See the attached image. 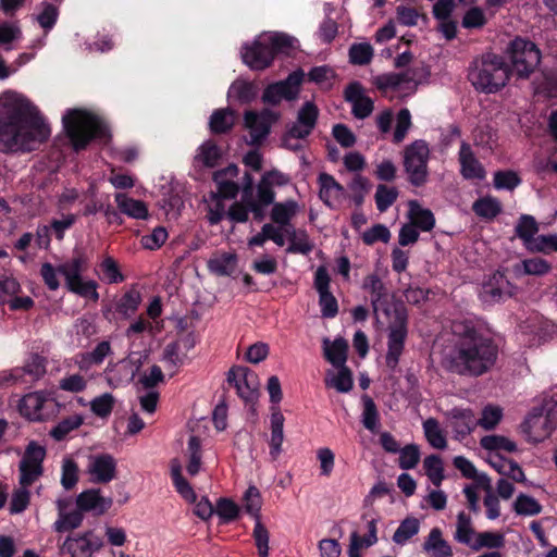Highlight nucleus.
I'll return each mask as SVG.
<instances>
[{
    "label": "nucleus",
    "instance_id": "f257e3e1",
    "mask_svg": "<svg viewBox=\"0 0 557 557\" xmlns=\"http://www.w3.org/2000/svg\"><path fill=\"white\" fill-rule=\"evenodd\" d=\"M0 102L1 151H32L37 143L49 138V126L27 98L8 90L1 95Z\"/></svg>",
    "mask_w": 557,
    "mask_h": 557
},
{
    "label": "nucleus",
    "instance_id": "f03ea898",
    "mask_svg": "<svg viewBox=\"0 0 557 557\" xmlns=\"http://www.w3.org/2000/svg\"><path fill=\"white\" fill-rule=\"evenodd\" d=\"M459 337L447 357V368L453 373L478 377L488 372L498 356L495 341L470 324H456Z\"/></svg>",
    "mask_w": 557,
    "mask_h": 557
},
{
    "label": "nucleus",
    "instance_id": "7ed1b4c3",
    "mask_svg": "<svg viewBox=\"0 0 557 557\" xmlns=\"http://www.w3.org/2000/svg\"><path fill=\"white\" fill-rule=\"evenodd\" d=\"M511 74L503 55L485 52L470 63L468 79L476 91L496 94L507 85Z\"/></svg>",
    "mask_w": 557,
    "mask_h": 557
},
{
    "label": "nucleus",
    "instance_id": "20e7f679",
    "mask_svg": "<svg viewBox=\"0 0 557 557\" xmlns=\"http://www.w3.org/2000/svg\"><path fill=\"white\" fill-rule=\"evenodd\" d=\"M62 123L75 151L86 149L94 139L111 137L107 123L86 109H69L62 117Z\"/></svg>",
    "mask_w": 557,
    "mask_h": 557
},
{
    "label": "nucleus",
    "instance_id": "39448f33",
    "mask_svg": "<svg viewBox=\"0 0 557 557\" xmlns=\"http://www.w3.org/2000/svg\"><path fill=\"white\" fill-rule=\"evenodd\" d=\"M88 269V258L83 251H74V256L58 265V272L64 276L66 288L81 297L98 301V283L94 280L85 281L82 274Z\"/></svg>",
    "mask_w": 557,
    "mask_h": 557
},
{
    "label": "nucleus",
    "instance_id": "423d86ee",
    "mask_svg": "<svg viewBox=\"0 0 557 557\" xmlns=\"http://www.w3.org/2000/svg\"><path fill=\"white\" fill-rule=\"evenodd\" d=\"M506 54L510 60L511 73L520 79H528L541 63L542 53L530 39L516 36L507 46Z\"/></svg>",
    "mask_w": 557,
    "mask_h": 557
},
{
    "label": "nucleus",
    "instance_id": "0eeeda50",
    "mask_svg": "<svg viewBox=\"0 0 557 557\" xmlns=\"http://www.w3.org/2000/svg\"><path fill=\"white\" fill-rule=\"evenodd\" d=\"M524 425L535 442H542L552 434L557 428V388L544 398L541 407L533 408Z\"/></svg>",
    "mask_w": 557,
    "mask_h": 557
},
{
    "label": "nucleus",
    "instance_id": "6e6552de",
    "mask_svg": "<svg viewBox=\"0 0 557 557\" xmlns=\"http://www.w3.org/2000/svg\"><path fill=\"white\" fill-rule=\"evenodd\" d=\"M408 337V311L404 305L395 306L387 326L386 367L394 371L399 363Z\"/></svg>",
    "mask_w": 557,
    "mask_h": 557
},
{
    "label": "nucleus",
    "instance_id": "1a4fd4ad",
    "mask_svg": "<svg viewBox=\"0 0 557 557\" xmlns=\"http://www.w3.org/2000/svg\"><path fill=\"white\" fill-rule=\"evenodd\" d=\"M429 145L423 139H417L404 149L403 166L407 181L413 187H422L429 180Z\"/></svg>",
    "mask_w": 557,
    "mask_h": 557
},
{
    "label": "nucleus",
    "instance_id": "9d476101",
    "mask_svg": "<svg viewBox=\"0 0 557 557\" xmlns=\"http://www.w3.org/2000/svg\"><path fill=\"white\" fill-rule=\"evenodd\" d=\"M46 454V448L36 441L28 443L18 465L20 485L29 487L42 475Z\"/></svg>",
    "mask_w": 557,
    "mask_h": 557
},
{
    "label": "nucleus",
    "instance_id": "9b49d317",
    "mask_svg": "<svg viewBox=\"0 0 557 557\" xmlns=\"http://www.w3.org/2000/svg\"><path fill=\"white\" fill-rule=\"evenodd\" d=\"M278 113L263 109L261 112L248 110L244 114V125L249 129V145L259 147L269 136L272 125L278 120Z\"/></svg>",
    "mask_w": 557,
    "mask_h": 557
},
{
    "label": "nucleus",
    "instance_id": "f8f14e48",
    "mask_svg": "<svg viewBox=\"0 0 557 557\" xmlns=\"http://www.w3.org/2000/svg\"><path fill=\"white\" fill-rule=\"evenodd\" d=\"M512 289L513 286L506 275L496 271L483 282L479 296L483 304L494 305L510 298Z\"/></svg>",
    "mask_w": 557,
    "mask_h": 557
},
{
    "label": "nucleus",
    "instance_id": "ddd939ff",
    "mask_svg": "<svg viewBox=\"0 0 557 557\" xmlns=\"http://www.w3.org/2000/svg\"><path fill=\"white\" fill-rule=\"evenodd\" d=\"M227 382L236 388L237 395L246 403L256 398L258 375L247 367H233L227 373Z\"/></svg>",
    "mask_w": 557,
    "mask_h": 557
},
{
    "label": "nucleus",
    "instance_id": "4468645a",
    "mask_svg": "<svg viewBox=\"0 0 557 557\" xmlns=\"http://www.w3.org/2000/svg\"><path fill=\"white\" fill-rule=\"evenodd\" d=\"M331 277L327 269L320 265L314 273L313 286L319 294V306L323 318L332 319L338 313V302L330 290Z\"/></svg>",
    "mask_w": 557,
    "mask_h": 557
},
{
    "label": "nucleus",
    "instance_id": "2eb2a0df",
    "mask_svg": "<svg viewBox=\"0 0 557 557\" xmlns=\"http://www.w3.org/2000/svg\"><path fill=\"white\" fill-rule=\"evenodd\" d=\"M242 59L253 71H263L271 66L274 61L264 37L256 39L251 45H244L242 48Z\"/></svg>",
    "mask_w": 557,
    "mask_h": 557
},
{
    "label": "nucleus",
    "instance_id": "dca6fc26",
    "mask_svg": "<svg viewBox=\"0 0 557 557\" xmlns=\"http://www.w3.org/2000/svg\"><path fill=\"white\" fill-rule=\"evenodd\" d=\"M53 405V399L45 392L28 393L20 400L18 409L23 417L30 421H44L49 412L45 409Z\"/></svg>",
    "mask_w": 557,
    "mask_h": 557
},
{
    "label": "nucleus",
    "instance_id": "f3484780",
    "mask_svg": "<svg viewBox=\"0 0 557 557\" xmlns=\"http://www.w3.org/2000/svg\"><path fill=\"white\" fill-rule=\"evenodd\" d=\"M344 98L351 104V113L358 120L368 117L373 109V100L364 95V88L358 81L349 83L344 90Z\"/></svg>",
    "mask_w": 557,
    "mask_h": 557
},
{
    "label": "nucleus",
    "instance_id": "a211bd4d",
    "mask_svg": "<svg viewBox=\"0 0 557 557\" xmlns=\"http://www.w3.org/2000/svg\"><path fill=\"white\" fill-rule=\"evenodd\" d=\"M88 472L95 483L106 484L116 475V461L110 454H98L89 457Z\"/></svg>",
    "mask_w": 557,
    "mask_h": 557
},
{
    "label": "nucleus",
    "instance_id": "6ab92c4d",
    "mask_svg": "<svg viewBox=\"0 0 557 557\" xmlns=\"http://www.w3.org/2000/svg\"><path fill=\"white\" fill-rule=\"evenodd\" d=\"M460 174L465 180L482 181L486 176L483 164L475 157L470 144L462 141L458 152Z\"/></svg>",
    "mask_w": 557,
    "mask_h": 557
},
{
    "label": "nucleus",
    "instance_id": "aec40b11",
    "mask_svg": "<svg viewBox=\"0 0 557 557\" xmlns=\"http://www.w3.org/2000/svg\"><path fill=\"white\" fill-rule=\"evenodd\" d=\"M92 532H86L84 535L76 539L67 537L61 549L67 553L71 557H91L92 553L102 547V541L99 537L91 539Z\"/></svg>",
    "mask_w": 557,
    "mask_h": 557
},
{
    "label": "nucleus",
    "instance_id": "412c9836",
    "mask_svg": "<svg viewBox=\"0 0 557 557\" xmlns=\"http://www.w3.org/2000/svg\"><path fill=\"white\" fill-rule=\"evenodd\" d=\"M113 504L112 498L103 497L98 488H89L76 497L77 509L83 512L95 511L96 515H103Z\"/></svg>",
    "mask_w": 557,
    "mask_h": 557
},
{
    "label": "nucleus",
    "instance_id": "4be33fe9",
    "mask_svg": "<svg viewBox=\"0 0 557 557\" xmlns=\"http://www.w3.org/2000/svg\"><path fill=\"white\" fill-rule=\"evenodd\" d=\"M422 549L428 557H453L454 555L451 546L444 540L443 532L437 527L431 529L422 544Z\"/></svg>",
    "mask_w": 557,
    "mask_h": 557
},
{
    "label": "nucleus",
    "instance_id": "5701e85b",
    "mask_svg": "<svg viewBox=\"0 0 557 557\" xmlns=\"http://www.w3.org/2000/svg\"><path fill=\"white\" fill-rule=\"evenodd\" d=\"M284 421L285 418L278 407H272L271 412V440H270V456L273 460L282 453V444L284 441Z\"/></svg>",
    "mask_w": 557,
    "mask_h": 557
},
{
    "label": "nucleus",
    "instance_id": "b1692460",
    "mask_svg": "<svg viewBox=\"0 0 557 557\" xmlns=\"http://www.w3.org/2000/svg\"><path fill=\"white\" fill-rule=\"evenodd\" d=\"M236 111L232 108L215 109L209 120V128L213 135L230 133L235 126Z\"/></svg>",
    "mask_w": 557,
    "mask_h": 557
},
{
    "label": "nucleus",
    "instance_id": "393cba45",
    "mask_svg": "<svg viewBox=\"0 0 557 557\" xmlns=\"http://www.w3.org/2000/svg\"><path fill=\"white\" fill-rule=\"evenodd\" d=\"M453 430L462 437L469 435L479 424L471 409L454 408L450 412Z\"/></svg>",
    "mask_w": 557,
    "mask_h": 557
},
{
    "label": "nucleus",
    "instance_id": "a878e982",
    "mask_svg": "<svg viewBox=\"0 0 557 557\" xmlns=\"http://www.w3.org/2000/svg\"><path fill=\"white\" fill-rule=\"evenodd\" d=\"M114 199L121 213L137 220L148 218V208L144 201L127 197L122 193H116Z\"/></svg>",
    "mask_w": 557,
    "mask_h": 557
},
{
    "label": "nucleus",
    "instance_id": "bb28decb",
    "mask_svg": "<svg viewBox=\"0 0 557 557\" xmlns=\"http://www.w3.org/2000/svg\"><path fill=\"white\" fill-rule=\"evenodd\" d=\"M323 350L325 359L335 368L345 366L347 360L348 343L344 338H336L333 342L329 338H324Z\"/></svg>",
    "mask_w": 557,
    "mask_h": 557
},
{
    "label": "nucleus",
    "instance_id": "cd10ccee",
    "mask_svg": "<svg viewBox=\"0 0 557 557\" xmlns=\"http://www.w3.org/2000/svg\"><path fill=\"white\" fill-rule=\"evenodd\" d=\"M258 96V86L245 79H236L228 88V99H236L240 104L251 103Z\"/></svg>",
    "mask_w": 557,
    "mask_h": 557
},
{
    "label": "nucleus",
    "instance_id": "c85d7f7f",
    "mask_svg": "<svg viewBox=\"0 0 557 557\" xmlns=\"http://www.w3.org/2000/svg\"><path fill=\"white\" fill-rule=\"evenodd\" d=\"M237 255L233 252H223L208 261L209 271L218 276H231L237 268Z\"/></svg>",
    "mask_w": 557,
    "mask_h": 557
},
{
    "label": "nucleus",
    "instance_id": "c756f323",
    "mask_svg": "<svg viewBox=\"0 0 557 557\" xmlns=\"http://www.w3.org/2000/svg\"><path fill=\"white\" fill-rule=\"evenodd\" d=\"M476 534L478 532L473 528L470 515L466 513L465 511H460L457 516L454 540L471 548V545H473Z\"/></svg>",
    "mask_w": 557,
    "mask_h": 557
},
{
    "label": "nucleus",
    "instance_id": "7c9ffc66",
    "mask_svg": "<svg viewBox=\"0 0 557 557\" xmlns=\"http://www.w3.org/2000/svg\"><path fill=\"white\" fill-rule=\"evenodd\" d=\"M320 185L319 197L323 203L332 208V198H337L344 191V187L333 177V175L322 172L319 174Z\"/></svg>",
    "mask_w": 557,
    "mask_h": 557
},
{
    "label": "nucleus",
    "instance_id": "2f4dec72",
    "mask_svg": "<svg viewBox=\"0 0 557 557\" xmlns=\"http://www.w3.org/2000/svg\"><path fill=\"white\" fill-rule=\"evenodd\" d=\"M539 223L530 214H521L515 226L516 236L523 242L527 249L536 238L535 235L539 233Z\"/></svg>",
    "mask_w": 557,
    "mask_h": 557
},
{
    "label": "nucleus",
    "instance_id": "473e14b6",
    "mask_svg": "<svg viewBox=\"0 0 557 557\" xmlns=\"http://www.w3.org/2000/svg\"><path fill=\"white\" fill-rule=\"evenodd\" d=\"M362 288L371 295V305L376 313L379 304L387 297V289L384 283L376 273H372L364 277Z\"/></svg>",
    "mask_w": 557,
    "mask_h": 557
},
{
    "label": "nucleus",
    "instance_id": "72a5a7b5",
    "mask_svg": "<svg viewBox=\"0 0 557 557\" xmlns=\"http://www.w3.org/2000/svg\"><path fill=\"white\" fill-rule=\"evenodd\" d=\"M141 304V295L136 288H131L124 293L115 302V311L124 319L131 318Z\"/></svg>",
    "mask_w": 557,
    "mask_h": 557
},
{
    "label": "nucleus",
    "instance_id": "f704fd0d",
    "mask_svg": "<svg viewBox=\"0 0 557 557\" xmlns=\"http://www.w3.org/2000/svg\"><path fill=\"white\" fill-rule=\"evenodd\" d=\"M411 224L422 232H430L435 226V218L430 209L421 208L417 201H410Z\"/></svg>",
    "mask_w": 557,
    "mask_h": 557
},
{
    "label": "nucleus",
    "instance_id": "c9c22d12",
    "mask_svg": "<svg viewBox=\"0 0 557 557\" xmlns=\"http://www.w3.org/2000/svg\"><path fill=\"white\" fill-rule=\"evenodd\" d=\"M472 211L482 219L493 220L502 212V205L498 199L485 196L473 202Z\"/></svg>",
    "mask_w": 557,
    "mask_h": 557
},
{
    "label": "nucleus",
    "instance_id": "e433bc0d",
    "mask_svg": "<svg viewBox=\"0 0 557 557\" xmlns=\"http://www.w3.org/2000/svg\"><path fill=\"white\" fill-rule=\"evenodd\" d=\"M47 360L45 357L33 354L29 360L22 369H15L12 376L17 380L21 376V372L28 374L32 381H37L46 374Z\"/></svg>",
    "mask_w": 557,
    "mask_h": 557
},
{
    "label": "nucleus",
    "instance_id": "4c0bfd02",
    "mask_svg": "<svg viewBox=\"0 0 557 557\" xmlns=\"http://www.w3.org/2000/svg\"><path fill=\"white\" fill-rule=\"evenodd\" d=\"M271 210V220L281 225H289L292 218L296 214L297 202L294 200H287L285 202H274Z\"/></svg>",
    "mask_w": 557,
    "mask_h": 557
},
{
    "label": "nucleus",
    "instance_id": "58836bf2",
    "mask_svg": "<svg viewBox=\"0 0 557 557\" xmlns=\"http://www.w3.org/2000/svg\"><path fill=\"white\" fill-rule=\"evenodd\" d=\"M304 81L302 71H295L290 73L286 79L276 82V86L280 89V95L283 99L294 100L299 94V87Z\"/></svg>",
    "mask_w": 557,
    "mask_h": 557
},
{
    "label": "nucleus",
    "instance_id": "ea45409f",
    "mask_svg": "<svg viewBox=\"0 0 557 557\" xmlns=\"http://www.w3.org/2000/svg\"><path fill=\"white\" fill-rule=\"evenodd\" d=\"M263 37L274 59L281 53L289 54L293 49L294 38L285 33H273Z\"/></svg>",
    "mask_w": 557,
    "mask_h": 557
},
{
    "label": "nucleus",
    "instance_id": "a19ab883",
    "mask_svg": "<svg viewBox=\"0 0 557 557\" xmlns=\"http://www.w3.org/2000/svg\"><path fill=\"white\" fill-rule=\"evenodd\" d=\"M505 545V537L499 532L484 531L478 532L471 549L479 552L482 548L498 549Z\"/></svg>",
    "mask_w": 557,
    "mask_h": 557
},
{
    "label": "nucleus",
    "instance_id": "79ce46f5",
    "mask_svg": "<svg viewBox=\"0 0 557 557\" xmlns=\"http://www.w3.org/2000/svg\"><path fill=\"white\" fill-rule=\"evenodd\" d=\"M420 530V521L414 517H407L404 519L396 529L393 541L398 545H404L411 537L417 535Z\"/></svg>",
    "mask_w": 557,
    "mask_h": 557
},
{
    "label": "nucleus",
    "instance_id": "37998d69",
    "mask_svg": "<svg viewBox=\"0 0 557 557\" xmlns=\"http://www.w3.org/2000/svg\"><path fill=\"white\" fill-rule=\"evenodd\" d=\"M424 435L429 444L436 449H444L447 446V441L443 434L438 421L434 418H429L423 422Z\"/></svg>",
    "mask_w": 557,
    "mask_h": 557
},
{
    "label": "nucleus",
    "instance_id": "c03bdc74",
    "mask_svg": "<svg viewBox=\"0 0 557 557\" xmlns=\"http://www.w3.org/2000/svg\"><path fill=\"white\" fill-rule=\"evenodd\" d=\"M84 423V418L81 414H73L63 418L52 430L50 431L51 437L55 441H63L67 434L78 429Z\"/></svg>",
    "mask_w": 557,
    "mask_h": 557
},
{
    "label": "nucleus",
    "instance_id": "a18cd8bd",
    "mask_svg": "<svg viewBox=\"0 0 557 557\" xmlns=\"http://www.w3.org/2000/svg\"><path fill=\"white\" fill-rule=\"evenodd\" d=\"M221 157V149L213 140L210 139L199 147L196 160L201 162L206 168H214Z\"/></svg>",
    "mask_w": 557,
    "mask_h": 557
},
{
    "label": "nucleus",
    "instance_id": "49530a36",
    "mask_svg": "<svg viewBox=\"0 0 557 557\" xmlns=\"http://www.w3.org/2000/svg\"><path fill=\"white\" fill-rule=\"evenodd\" d=\"M361 400L363 404L362 420H361L362 424L370 432H375L379 426V422H380V414L377 411V407H376L374 400L367 394L362 395Z\"/></svg>",
    "mask_w": 557,
    "mask_h": 557
},
{
    "label": "nucleus",
    "instance_id": "de8ad7c7",
    "mask_svg": "<svg viewBox=\"0 0 557 557\" xmlns=\"http://www.w3.org/2000/svg\"><path fill=\"white\" fill-rule=\"evenodd\" d=\"M59 519L54 522V530L59 533L67 532L78 528L84 519L83 513L77 509L72 512H63L61 502H59Z\"/></svg>",
    "mask_w": 557,
    "mask_h": 557
},
{
    "label": "nucleus",
    "instance_id": "09e8293b",
    "mask_svg": "<svg viewBox=\"0 0 557 557\" xmlns=\"http://www.w3.org/2000/svg\"><path fill=\"white\" fill-rule=\"evenodd\" d=\"M171 476L173 481V485L176 492L188 503H195L197 499V495L188 483V481L182 475L181 467L175 466L172 468Z\"/></svg>",
    "mask_w": 557,
    "mask_h": 557
},
{
    "label": "nucleus",
    "instance_id": "8fccbe9b",
    "mask_svg": "<svg viewBox=\"0 0 557 557\" xmlns=\"http://www.w3.org/2000/svg\"><path fill=\"white\" fill-rule=\"evenodd\" d=\"M519 268L522 269L521 272L525 275L543 276L552 271L550 262L540 257L522 260L520 265H517L518 270Z\"/></svg>",
    "mask_w": 557,
    "mask_h": 557
},
{
    "label": "nucleus",
    "instance_id": "3c124183",
    "mask_svg": "<svg viewBox=\"0 0 557 557\" xmlns=\"http://www.w3.org/2000/svg\"><path fill=\"white\" fill-rule=\"evenodd\" d=\"M115 398L111 393L95 397L90 403L91 412L101 419H107L113 411Z\"/></svg>",
    "mask_w": 557,
    "mask_h": 557
},
{
    "label": "nucleus",
    "instance_id": "603ef678",
    "mask_svg": "<svg viewBox=\"0 0 557 557\" xmlns=\"http://www.w3.org/2000/svg\"><path fill=\"white\" fill-rule=\"evenodd\" d=\"M214 512L219 516L221 523H230L238 518L239 507L231 498L221 497L216 502Z\"/></svg>",
    "mask_w": 557,
    "mask_h": 557
},
{
    "label": "nucleus",
    "instance_id": "864d4df0",
    "mask_svg": "<svg viewBox=\"0 0 557 557\" xmlns=\"http://www.w3.org/2000/svg\"><path fill=\"white\" fill-rule=\"evenodd\" d=\"M398 198V190L396 187H389L385 184H380L376 187L374 195L375 205L380 212H385Z\"/></svg>",
    "mask_w": 557,
    "mask_h": 557
},
{
    "label": "nucleus",
    "instance_id": "5fc2aeb1",
    "mask_svg": "<svg viewBox=\"0 0 557 557\" xmlns=\"http://www.w3.org/2000/svg\"><path fill=\"white\" fill-rule=\"evenodd\" d=\"M423 467L430 481L440 486L444 480L443 461L438 455H430L424 458Z\"/></svg>",
    "mask_w": 557,
    "mask_h": 557
},
{
    "label": "nucleus",
    "instance_id": "6e6d98bb",
    "mask_svg": "<svg viewBox=\"0 0 557 557\" xmlns=\"http://www.w3.org/2000/svg\"><path fill=\"white\" fill-rule=\"evenodd\" d=\"M99 268L102 273V280L109 284L121 283L125 280V276L122 274L117 262L111 256H106L100 262Z\"/></svg>",
    "mask_w": 557,
    "mask_h": 557
},
{
    "label": "nucleus",
    "instance_id": "4d7b16f0",
    "mask_svg": "<svg viewBox=\"0 0 557 557\" xmlns=\"http://www.w3.org/2000/svg\"><path fill=\"white\" fill-rule=\"evenodd\" d=\"M481 446L486 450H505L507 453L517 451V445L511 440L503 435H486L481 438Z\"/></svg>",
    "mask_w": 557,
    "mask_h": 557
},
{
    "label": "nucleus",
    "instance_id": "13d9d810",
    "mask_svg": "<svg viewBox=\"0 0 557 557\" xmlns=\"http://www.w3.org/2000/svg\"><path fill=\"white\" fill-rule=\"evenodd\" d=\"M513 510L521 516H535L542 511V505L533 497L520 494L513 503Z\"/></svg>",
    "mask_w": 557,
    "mask_h": 557
},
{
    "label": "nucleus",
    "instance_id": "bf43d9fd",
    "mask_svg": "<svg viewBox=\"0 0 557 557\" xmlns=\"http://www.w3.org/2000/svg\"><path fill=\"white\" fill-rule=\"evenodd\" d=\"M521 182V177L512 170L496 171L494 173L493 184L496 189L513 190Z\"/></svg>",
    "mask_w": 557,
    "mask_h": 557
},
{
    "label": "nucleus",
    "instance_id": "052dcab7",
    "mask_svg": "<svg viewBox=\"0 0 557 557\" xmlns=\"http://www.w3.org/2000/svg\"><path fill=\"white\" fill-rule=\"evenodd\" d=\"M413 82V76L411 75L410 71H404L400 73H389L382 75L377 78V87L380 89H386L392 88L396 89L403 84L411 83Z\"/></svg>",
    "mask_w": 557,
    "mask_h": 557
},
{
    "label": "nucleus",
    "instance_id": "680f3d73",
    "mask_svg": "<svg viewBox=\"0 0 557 557\" xmlns=\"http://www.w3.org/2000/svg\"><path fill=\"white\" fill-rule=\"evenodd\" d=\"M78 465L72 458H64L62 462L61 484L66 490H72L78 482Z\"/></svg>",
    "mask_w": 557,
    "mask_h": 557
},
{
    "label": "nucleus",
    "instance_id": "e2e57ef3",
    "mask_svg": "<svg viewBox=\"0 0 557 557\" xmlns=\"http://www.w3.org/2000/svg\"><path fill=\"white\" fill-rule=\"evenodd\" d=\"M411 125V113L409 109H400L396 116V127L393 135V143L396 145L400 144L405 139Z\"/></svg>",
    "mask_w": 557,
    "mask_h": 557
},
{
    "label": "nucleus",
    "instance_id": "0e129e2a",
    "mask_svg": "<svg viewBox=\"0 0 557 557\" xmlns=\"http://www.w3.org/2000/svg\"><path fill=\"white\" fill-rule=\"evenodd\" d=\"M373 58V48L370 44H354L349 48V61L355 65H367Z\"/></svg>",
    "mask_w": 557,
    "mask_h": 557
},
{
    "label": "nucleus",
    "instance_id": "69168bd1",
    "mask_svg": "<svg viewBox=\"0 0 557 557\" xmlns=\"http://www.w3.org/2000/svg\"><path fill=\"white\" fill-rule=\"evenodd\" d=\"M420 449L416 444H408L399 450L398 466L403 470L416 468L420 461Z\"/></svg>",
    "mask_w": 557,
    "mask_h": 557
},
{
    "label": "nucleus",
    "instance_id": "338daca9",
    "mask_svg": "<svg viewBox=\"0 0 557 557\" xmlns=\"http://www.w3.org/2000/svg\"><path fill=\"white\" fill-rule=\"evenodd\" d=\"M371 184L370 181L362 176L356 175L349 184V189L351 190V200L356 207H361L364 202L366 194L370 190Z\"/></svg>",
    "mask_w": 557,
    "mask_h": 557
},
{
    "label": "nucleus",
    "instance_id": "774afa93",
    "mask_svg": "<svg viewBox=\"0 0 557 557\" xmlns=\"http://www.w3.org/2000/svg\"><path fill=\"white\" fill-rule=\"evenodd\" d=\"M531 252H542L548 255L553 251L557 252V234L539 235L532 245L528 248Z\"/></svg>",
    "mask_w": 557,
    "mask_h": 557
}]
</instances>
